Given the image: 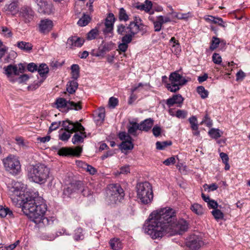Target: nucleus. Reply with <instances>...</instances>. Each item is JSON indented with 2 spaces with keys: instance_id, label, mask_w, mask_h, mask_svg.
<instances>
[{
  "instance_id": "e2e57ef3",
  "label": "nucleus",
  "mask_w": 250,
  "mask_h": 250,
  "mask_svg": "<svg viewBox=\"0 0 250 250\" xmlns=\"http://www.w3.org/2000/svg\"><path fill=\"white\" fill-rule=\"evenodd\" d=\"M207 203L208 207L210 208L215 209L218 208V203L214 200L210 199Z\"/></svg>"
},
{
  "instance_id": "2eb2a0df",
  "label": "nucleus",
  "mask_w": 250,
  "mask_h": 250,
  "mask_svg": "<svg viewBox=\"0 0 250 250\" xmlns=\"http://www.w3.org/2000/svg\"><path fill=\"white\" fill-rule=\"evenodd\" d=\"M38 6V11L40 13L50 14L52 11L53 6L45 0L35 1Z\"/></svg>"
},
{
  "instance_id": "4468645a",
  "label": "nucleus",
  "mask_w": 250,
  "mask_h": 250,
  "mask_svg": "<svg viewBox=\"0 0 250 250\" xmlns=\"http://www.w3.org/2000/svg\"><path fill=\"white\" fill-rule=\"evenodd\" d=\"M82 151V148L80 146H76L75 148L62 147L59 150L58 153L61 156H79Z\"/></svg>"
},
{
  "instance_id": "37998d69",
  "label": "nucleus",
  "mask_w": 250,
  "mask_h": 250,
  "mask_svg": "<svg viewBox=\"0 0 250 250\" xmlns=\"http://www.w3.org/2000/svg\"><path fill=\"white\" fill-rule=\"evenodd\" d=\"M220 42L221 41L219 38L214 36L213 37L210 42L209 49L212 51L215 50L219 46Z\"/></svg>"
},
{
  "instance_id": "a19ab883",
  "label": "nucleus",
  "mask_w": 250,
  "mask_h": 250,
  "mask_svg": "<svg viewBox=\"0 0 250 250\" xmlns=\"http://www.w3.org/2000/svg\"><path fill=\"white\" fill-rule=\"evenodd\" d=\"M119 20L120 21H127L129 20V16L124 8H121L119 11Z\"/></svg>"
},
{
  "instance_id": "412c9836",
  "label": "nucleus",
  "mask_w": 250,
  "mask_h": 250,
  "mask_svg": "<svg viewBox=\"0 0 250 250\" xmlns=\"http://www.w3.org/2000/svg\"><path fill=\"white\" fill-rule=\"evenodd\" d=\"M184 101V98L181 95L177 94L173 95L171 98L168 99L167 100L166 104L168 107L173 106L174 104H181ZM181 106V105H179Z\"/></svg>"
},
{
  "instance_id": "473e14b6",
  "label": "nucleus",
  "mask_w": 250,
  "mask_h": 250,
  "mask_svg": "<svg viewBox=\"0 0 250 250\" xmlns=\"http://www.w3.org/2000/svg\"><path fill=\"white\" fill-rule=\"evenodd\" d=\"M110 246L113 250H119L122 247V244L118 238H113L109 242Z\"/></svg>"
},
{
  "instance_id": "ea45409f",
  "label": "nucleus",
  "mask_w": 250,
  "mask_h": 250,
  "mask_svg": "<svg viewBox=\"0 0 250 250\" xmlns=\"http://www.w3.org/2000/svg\"><path fill=\"white\" fill-rule=\"evenodd\" d=\"M91 20L89 16L84 14L83 16L78 21L77 23L80 26H84L88 24Z\"/></svg>"
},
{
  "instance_id": "aec40b11",
  "label": "nucleus",
  "mask_w": 250,
  "mask_h": 250,
  "mask_svg": "<svg viewBox=\"0 0 250 250\" xmlns=\"http://www.w3.org/2000/svg\"><path fill=\"white\" fill-rule=\"evenodd\" d=\"M131 36H123L122 38V43L118 45V50L119 52H125L128 47V44L131 42L133 39L131 38Z\"/></svg>"
},
{
  "instance_id": "8fccbe9b",
  "label": "nucleus",
  "mask_w": 250,
  "mask_h": 250,
  "mask_svg": "<svg viewBox=\"0 0 250 250\" xmlns=\"http://www.w3.org/2000/svg\"><path fill=\"white\" fill-rule=\"evenodd\" d=\"M201 124H204L208 127H211L212 125V121L209 117L208 114L207 113L206 114L204 118L203 119Z\"/></svg>"
},
{
  "instance_id": "9b49d317",
  "label": "nucleus",
  "mask_w": 250,
  "mask_h": 250,
  "mask_svg": "<svg viewBox=\"0 0 250 250\" xmlns=\"http://www.w3.org/2000/svg\"><path fill=\"white\" fill-rule=\"evenodd\" d=\"M203 245L202 238L194 234L190 235L186 242L187 246L192 250H199Z\"/></svg>"
},
{
  "instance_id": "0e129e2a",
  "label": "nucleus",
  "mask_w": 250,
  "mask_h": 250,
  "mask_svg": "<svg viewBox=\"0 0 250 250\" xmlns=\"http://www.w3.org/2000/svg\"><path fill=\"white\" fill-rule=\"evenodd\" d=\"M37 65L35 63L31 62L27 65V68L29 71L33 72L35 71H37Z\"/></svg>"
},
{
  "instance_id": "c9c22d12",
  "label": "nucleus",
  "mask_w": 250,
  "mask_h": 250,
  "mask_svg": "<svg viewBox=\"0 0 250 250\" xmlns=\"http://www.w3.org/2000/svg\"><path fill=\"white\" fill-rule=\"evenodd\" d=\"M72 78L76 80L80 76V67L79 65L74 64L71 66Z\"/></svg>"
},
{
  "instance_id": "0eeeda50",
  "label": "nucleus",
  "mask_w": 250,
  "mask_h": 250,
  "mask_svg": "<svg viewBox=\"0 0 250 250\" xmlns=\"http://www.w3.org/2000/svg\"><path fill=\"white\" fill-rule=\"evenodd\" d=\"M35 210L33 213L35 214V218H30V219L36 224L42 223L43 225L47 226L53 223V221L49 220L47 217L44 216L46 211V206L45 204H41L37 205V208H35Z\"/></svg>"
},
{
  "instance_id": "6e6d98bb",
  "label": "nucleus",
  "mask_w": 250,
  "mask_h": 250,
  "mask_svg": "<svg viewBox=\"0 0 250 250\" xmlns=\"http://www.w3.org/2000/svg\"><path fill=\"white\" fill-rule=\"evenodd\" d=\"M44 80H42L40 81L34 82L33 83L28 86V88L29 90H34L38 88L43 82Z\"/></svg>"
},
{
  "instance_id": "7ed1b4c3",
  "label": "nucleus",
  "mask_w": 250,
  "mask_h": 250,
  "mask_svg": "<svg viewBox=\"0 0 250 250\" xmlns=\"http://www.w3.org/2000/svg\"><path fill=\"white\" fill-rule=\"evenodd\" d=\"M49 173L50 169L45 165L38 164L30 168L27 177L30 181L43 184L49 177Z\"/></svg>"
},
{
  "instance_id": "4d7b16f0",
  "label": "nucleus",
  "mask_w": 250,
  "mask_h": 250,
  "mask_svg": "<svg viewBox=\"0 0 250 250\" xmlns=\"http://www.w3.org/2000/svg\"><path fill=\"white\" fill-rule=\"evenodd\" d=\"M212 61L215 64H220L222 62V58L221 56L216 53H214L212 55Z\"/></svg>"
},
{
  "instance_id": "de8ad7c7",
  "label": "nucleus",
  "mask_w": 250,
  "mask_h": 250,
  "mask_svg": "<svg viewBox=\"0 0 250 250\" xmlns=\"http://www.w3.org/2000/svg\"><path fill=\"white\" fill-rule=\"evenodd\" d=\"M189 123L191 125V128L193 130H198V125L197 124V120L196 117L192 116L188 119Z\"/></svg>"
},
{
  "instance_id": "5fc2aeb1",
  "label": "nucleus",
  "mask_w": 250,
  "mask_h": 250,
  "mask_svg": "<svg viewBox=\"0 0 250 250\" xmlns=\"http://www.w3.org/2000/svg\"><path fill=\"white\" fill-rule=\"evenodd\" d=\"M57 237V235L56 234L51 233V234H43L42 236V238L43 240H48V241H52L54 240Z\"/></svg>"
},
{
  "instance_id": "09e8293b",
  "label": "nucleus",
  "mask_w": 250,
  "mask_h": 250,
  "mask_svg": "<svg viewBox=\"0 0 250 250\" xmlns=\"http://www.w3.org/2000/svg\"><path fill=\"white\" fill-rule=\"evenodd\" d=\"M112 48V43H107L104 44L101 48H99V50L101 53H104V52H109Z\"/></svg>"
},
{
  "instance_id": "680f3d73",
  "label": "nucleus",
  "mask_w": 250,
  "mask_h": 250,
  "mask_svg": "<svg viewBox=\"0 0 250 250\" xmlns=\"http://www.w3.org/2000/svg\"><path fill=\"white\" fill-rule=\"evenodd\" d=\"M213 20H214L213 23L218 24L219 25L223 27H225L226 26L225 23L221 18L215 17V19H213Z\"/></svg>"
},
{
  "instance_id": "f03ea898",
  "label": "nucleus",
  "mask_w": 250,
  "mask_h": 250,
  "mask_svg": "<svg viewBox=\"0 0 250 250\" xmlns=\"http://www.w3.org/2000/svg\"><path fill=\"white\" fill-rule=\"evenodd\" d=\"M146 26L143 23L142 20L139 17L135 16L133 17V20L130 22L127 26H125L123 24H120L117 26V32L119 35L125 36H131V38L133 37L139 32H142L143 33L146 32Z\"/></svg>"
},
{
  "instance_id": "e433bc0d",
  "label": "nucleus",
  "mask_w": 250,
  "mask_h": 250,
  "mask_svg": "<svg viewBox=\"0 0 250 250\" xmlns=\"http://www.w3.org/2000/svg\"><path fill=\"white\" fill-rule=\"evenodd\" d=\"M152 7V3L151 1L146 0L145 4L137 6V8L141 10H144L146 12L150 11Z\"/></svg>"
},
{
  "instance_id": "c756f323",
  "label": "nucleus",
  "mask_w": 250,
  "mask_h": 250,
  "mask_svg": "<svg viewBox=\"0 0 250 250\" xmlns=\"http://www.w3.org/2000/svg\"><path fill=\"white\" fill-rule=\"evenodd\" d=\"M190 208L193 212L198 215H202L204 212V209L203 207L197 203L192 204Z\"/></svg>"
},
{
  "instance_id": "f3484780",
  "label": "nucleus",
  "mask_w": 250,
  "mask_h": 250,
  "mask_svg": "<svg viewBox=\"0 0 250 250\" xmlns=\"http://www.w3.org/2000/svg\"><path fill=\"white\" fill-rule=\"evenodd\" d=\"M115 18L112 13H109L105 20L104 25L105 29L104 30V33H110L113 29V24L115 21Z\"/></svg>"
},
{
  "instance_id": "f257e3e1",
  "label": "nucleus",
  "mask_w": 250,
  "mask_h": 250,
  "mask_svg": "<svg viewBox=\"0 0 250 250\" xmlns=\"http://www.w3.org/2000/svg\"><path fill=\"white\" fill-rule=\"evenodd\" d=\"M175 212L169 208H161L151 213L145 231L152 239L162 238L173 227Z\"/></svg>"
},
{
  "instance_id": "2f4dec72",
  "label": "nucleus",
  "mask_w": 250,
  "mask_h": 250,
  "mask_svg": "<svg viewBox=\"0 0 250 250\" xmlns=\"http://www.w3.org/2000/svg\"><path fill=\"white\" fill-rule=\"evenodd\" d=\"M78 165L86 170L90 174H94L96 172V169L92 166L82 161L77 162Z\"/></svg>"
},
{
  "instance_id": "c03bdc74",
  "label": "nucleus",
  "mask_w": 250,
  "mask_h": 250,
  "mask_svg": "<svg viewBox=\"0 0 250 250\" xmlns=\"http://www.w3.org/2000/svg\"><path fill=\"white\" fill-rule=\"evenodd\" d=\"M172 142L170 141L164 142H157L156 143V148L159 150H163L167 146L171 145Z\"/></svg>"
},
{
  "instance_id": "69168bd1",
  "label": "nucleus",
  "mask_w": 250,
  "mask_h": 250,
  "mask_svg": "<svg viewBox=\"0 0 250 250\" xmlns=\"http://www.w3.org/2000/svg\"><path fill=\"white\" fill-rule=\"evenodd\" d=\"M98 116L100 120H102V121L104 120L105 117V110L104 107H100L99 108Z\"/></svg>"
},
{
  "instance_id": "bf43d9fd",
  "label": "nucleus",
  "mask_w": 250,
  "mask_h": 250,
  "mask_svg": "<svg viewBox=\"0 0 250 250\" xmlns=\"http://www.w3.org/2000/svg\"><path fill=\"white\" fill-rule=\"evenodd\" d=\"M152 131L155 137H158L161 133L162 129L160 126L155 125L153 127Z\"/></svg>"
},
{
  "instance_id": "6e6552de",
  "label": "nucleus",
  "mask_w": 250,
  "mask_h": 250,
  "mask_svg": "<svg viewBox=\"0 0 250 250\" xmlns=\"http://www.w3.org/2000/svg\"><path fill=\"white\" fill-rule=\"evenodd\" d=\"M3 163L5 169L10 173L16 175L20 172V163L15 156H8L3 160Z\"/></svg>"
},
{
  "instance_id": "79ce46f5",
  "label": "nucleus",
  "mask_w": 250,
  "mask_h": 250,
  "mask_svg": "<svg viewBox=\"0 0 250 250\" xmlns=\"http://www.w3.org/2000/svg\"><path fill=\"white\" fill-rule=\"evenodd\" d=\"M99 30L97 27L91 30L86 35V39L88 40H92L95 39L99 35Z\"/></svg>"
},
{
  "instance_id": "a18cd8bd",
  "label": "nucleus",
  "mask_w": 250,
  "mask_h": 250,
  "mask_svg": "<svg viewBox=\"0 0 250 250\" xmlns=\"http://www.w3.org/2000/svg\"><path fill=\"white\" fill-rule=\"evenodd\" d=\"M197 92L200 95L202 99H205L208 97V92L206 90L203 86H199L197 87Z\"/></svg>"
},
{
  "instance_id": "a211bd4d",
  "label": "nucleus",
  "mask_w": 250,
  "mask_h": 250,
  "mask_svg": "<svg viewBox=\"0 0 250 250\" xmlns=\"http://www.w3.org/2000/svg\"><path fill=\"white\" fill-rule=\"evenodd\" d=\"M21 15L25 22H29L33 20L34 12L31 8L25 7L21 9Z\"/></svg>"
},
{
  "instance_id": "4c0bfd02",
  "label": "nucleus",
  "mask_w": 250,
  "mask_h": 250,
  "mask_svg": "<svg viewBox=\"0 0 250 250\" xmlns=\"http://www.w3.org/2000/svg\"><path fill=\"white\" fill-rule=\"evenodd\" d=\"M73 238L74 240L76 241H79L83 239L84 235L83 234V230L82 228H77L74 230Z\"/></svg>"
},
{
  "instance_id": "58836bf2",
  "label": "nucleus",
  "mask_w": 250,
  "mask_h": 250,
  "mask_svg": "<svg viewBox=\"0 0 250 250\" xmlns=\"http://www.w3.org/2000/svg\"><path fill=\"white\" fill-rule=\"evenodd\" d=\"M222 132L220 131L219 129L214 128H211L208 131L209 136L213 139H217L220 137L222 134Z\"/></svg>"
},
{
  "instance_id": "72a5a7b5",
  "label": "nucleus",
  "mask_w": 250,
  "mask_h": 250,
  "mask_svg": "<svg viewBox=\"0 0 250 250\" xmlns=\"http://www.w3.org/2000/svg\"><path fill=\"white\" fill-rule=\"evenodd\" d=\"M7 215L9 218H14L13 212L8 208H3L0 206V216L5 217Z\"/></svg>"
},
{
  "instance_id": "423d86ee",
  "label": "nucleus",
  "mask_w": 250,
  "mask_h": 250,
  "mask_svg": "<svg viewBox=\"0 0 250 250\" xmlns=\"http://www.w3.org/2000/svg\"><path fill=\"white\" fill-rule=\"evenodd\" d=\"M169 80L170 83H167L166 86L172 92L178 91L180 88V86L186 84L188 81L185 77L179 74L178 71L172 72L169 76Z\"/></svg>"
},
{
  "instance_id": "7c9ffc66",
  "label": "nucleus",
  "mask_w": 250,
  "mask_h": 250,
  "mask_svg": "<svg viewBox=\"0 0 250 250\" xmlns=\"http://www.w3.org/2000/svg\"><path fill=\"white\" fill-rule=\"evenodd\" d=\"M130 124V126H128V133L131 134L133 136H136V131L137 130H140V126L136 122H131L129 123Z\"/></svg>"
},
{
  "instance_id": "c85d7f7f",
  "label": "nucleus",
  "mask_w": 250,
  "mask_h": 250,
  "mask_svg": "<svg viewBox=\"0 0 250 250\" xmlns=\"http://www.w3.org/2000/svg\"><path fill=\"white\" fill-rule=\"evenodd\" d=\"M176 229L179 234H182L188 229V225L186 221L182 220L176 224Z\"/></svg>"
},
{
  "instance_id": "dca6fc26",
  "label": "nucleus",
  "mask_w": 250,
  "mask_h": 250,
  "mask_svg": "<svg viewBox=\"0 0 250 250\" xmlns=\"http://www.w3.org/2000/svg\"><path fill=\"white\" fill-rule=\"evenodd\" d=\"M82 185L80 181L75 183L70 184L66 188L63 189V194L65 196L69 197L70 195L79 190Z\"/></svg>"
},
{
  "instance_id": "ddd939ff",
  "label": "nucleus",
  "mask_w": 250,
  "mask_h": 250,
  "mask_svg": "<svg viewBox=\"0 0 250 250\" xmlns=\"http://www.w3.org/2000/svg\"><path fill=\"white\" fill-rule=\"evenodd\" d=\"M23 188V184L19 182L15 183L14 185L10 188L9 194L11 199L13 201H20V196L22 194V189Z\"/></svg>"
},
{
  "instance_id": "f704fd0d",
  "label": "nucleus",
  "mask_w": 250,
  "mask_h": 250,
  "mask_svg": "<svg viewBox=\"0 0 250 250\" xmlns=\"http://www.w3.org/2000/svg\"><path fill=\"white\" fill-rule=\"evenodd\" d=\"M4 69L5 71V74L8 76H10L12 74H14L16 75H19L18 67L16 65H12V64H10L6 67H4Z\"/></svg>"
},
{
  "instance_id": "1a4fd4ad",
  "label": "nucleus",
  "mask_w": 250,
  "mask_h": 250,
  "mask_svg": "<svg viewBox=\"0 0 250 250\" xmlns=\"http://www.w3.org/2000/svg\"><path fill=\"white\" fill-rule=\"evenodd\" d=\"M20 205L21 206L23 213L29 218H35L36 215L33 211L37 208V204L34 198L31 197H26L21 200Z\"/></svg>"
},
{
  "instance_id": "b1692460",
  "label": "nucleus",
  "mask_w": 250,
  "mask_h": 250,
  "mask_svg": "<svg viewBox=\"0 0 250 250\" xmlns=\"http://www.w3.org/2000/svg\"><path fill=\"white\" fill-rule=\"evenodd\" d=\"M84 42V40L78 37H72L68 39V43L71 46L81 47Z\"/></svg>"
},
{
  "instance_id": "864d4df0",
  "label": "nucleus",
  "mask_w": 250,
  "mask_h": 250,
  "mask_svg": "<svg viewBox=\"0 0 250 250\" xmlns=\"http://www.w3.org/2000/svg\"><path fill=\"white\" fill-rule=\"evenodd\" d=\"M61 124L62 122L61 121L53 122L49 127L48 133H50L52 131L58 129L61 126Z\"/></svg>"
},
{
  "instance_id": "6ab92c4d",
  "label": "nucleus",
  "mask_w": 250,
  "mask_h": 250,
  "mask_svg": "<svg viewBox=\"0 0 250 250\" xmlns=\"http://www.w3.org/2000/svg\"><path fill=\"white\" fill-rule=\"evenodd\" d=\"M53 27L52 21L48 19L42 20L39 24L40 31L44 34L48 33Z\"/></svg>"
},
{
  "instance_id": "3c124183",
  "label": "nucleus",
  "mask_w": 250,
  "mask_h": 250,
  "mask_svg": "<svg viewBox=\"0 0 250 250\" xmlns=\"http://www.w3.org/2000/svg\"><path fill=\"white\" fill-rule=\"evenodd\" d=\"M72 133L67 131L64 132L62 134H59V138L62 141H67L70 138Z\"/></svg>"
},
{
  "instance_id": "cd10ccee",
  "label": "nucleus",
  "mask_w": 250,
  "mask_h": 250,
  "mask_svg": "<svg viewBox=\"0 0 250 250\" xmlns=\"http://www.w3.org/2000/svg\"><path fill=\"white\" fill-rule=\"evenodd\" d=\"M78 83L74 80L69 81L66 85V90L69 94H73L78 88Z\"/></svg>"
},
{
  "instance_id": "49530a36",
  "label": "nucleus",
  "mask_w": 250,
  "mask_h": 250,
  "mask_svg": "<svg viewBox=\"0 0 250 250\" xmlns=\"http://www.w3.org/2000/svg\"><path fill=\"white\" fill-rule=\"evenodd\" d=\"M211 214L213 216L214 218L217 220L222 219L224 218L223 213L217 208L213 209L211 211Z\"/></svg>"
},
{
  "instance_id": "603ef678",
  "label": "nucleus",
  "mask_w": 250,
  "mask_h": 250,
  "mask_svg": "<svg viewBox=\"0 0 250 250\" xmlns=\"http://www.w3.org/2000/svg\"><path fill=\"white\" fill-rule=\"evenodd\" d=\"M121 146L122 149L125 150H131L133 148L132 143L124 142L121 143Z\"/></svg>"
},
{
  "instance_id": "13d9d810",
  "label": "nucleus",
  "mask_w": 250,
  "mask_h": 250,
  "mask_svg": "<svg viewBox=\"0 0 250 250\" xmlns=\"http://www.w3.org/2000/svg\"><path fill=\"white\" fill-rule=\"evenodd\" d=\"M2 33L6 38H10L12 36L11 31L7 27H2Z\"/></svg>"
},
{
  "instance_id": "bb28decb",
  "label": "nucleus",
  "mask_w": 250,
  "mask_h": 250,
  "mask_svg": "<svg viewBox=\"0 0 250 250\" xmlns=\"http://www.w3.org/2000/svg\"><path fill=\"white\" fill-rule=\"evenodd\" d=\"M37 71L42 78L44 77L43 80H44L46 77V74L49 72V68L46 64L42 63L39 67H37Z\"/></svg>"
},
{
  "instance_id": "9d476101",
  "label": "nucleus",
  "mask_w": 250,
  "mask_h": 250,
  "mask_svg": "<svg viewBox=\"0 0 250 250\" xmlns=\"http://www.w3.org/2000/svg\"><path fill=\"white\" fill-rule=\"evenodd\" d=\"M55 104L57 108L67 107V110L75 109L79 110L82 109L81 102L76 103L73 101H66L63 98H59L56 99Z\"/></svg>"
},
{
  "instance_id": "052dcab7",
  "label": "nucleus",
  "mask_w": 250,
  "mask_h": 250,
  "mask_svg": "<svg viewBox=\"0 0 250 250\" xmlns=\"http://www.w3.org/2000/svg\"><path fill=\"white\" fill-rule=\"evenodd\" d=\"M118 104V100L117 98L112 97L109 98L108 104L110 107L114 108H115Z\"/></svg>"
},
{
  "instance_id": "774afa93",
  "label": "nucleus",
  "mask_w": 250,
  "mask_h": 250,
  "mask_svg": "<svg viewBox=\"0 0 250 250\" xmlns=\"http://www.w3.org/2000/svg\"><path fill=\"white\" fill-rule=\"evenodd\" d=\"M187 113L181 110H178L176 112V116L178 118H185L187 116Z\"/></svg>"
},
{
  "instance_id": "a878e982",
  "label": "nucleus",
  "mask_w": 250,
  "mask_h": 250,
  "mask_svg": "<svg viewBox=\"0 0 250 250\" xmlns=\"http://www.w3.org/2000/svg\"><path fill=\"white\" fill-rule=\"evenodd\" d=\"M81 135L78 133H75L72 139V142L73 144H76L79 143H83L84 138L86 137V135L84 130H79Z\"/></svg>"
},
{
  "instance_id": "4be33fe9",
  "label": "nucleus",
  "mask_w": 250,
  "mask_h": 250,
  "mask_svg": "<svg viewBox=\"0 0 250 250\" xmlns=\"http://www.w3.org/2000/svg\"><path fill=\"white\" fill-rule=\"evenodd\" d=\"M153 120L151 118H148L141 122L139 125L140 130L141 131H148L153 125Z\"/></svg>"
},
{
  "instance_id": "f8f14e48",
  "label": "nucleus",
  "mask_w": 250,
  "mask_h": 250,
  "mask_svg": "<svg viewBox=\"0 0 250 250\" xmlns=\"http://www.w3.org/2000/svg\"><path fill=\"white\" fill-rule=\"evenodd\" d=\"M62 125L63 127L61 130H64L67 132L73 133L78 130H84V127L82 124L78 122L73 123L69 120L63 121L62 122Z\"/></svg>"
},
{
  "instance_id": "393cba45",
  "label": "nucleus",
  "mask_w": 250,
  "mask_h": 250,
  "mask_svg": "<svg viewBox=\"0 0 250 250\" xmlns=\"http://www.w3.org/2000/svg\"><path fill=\"white\" fill-rule=\"evenodd\" d=\"M17 46L21 50L26 52H30L33 48V45L31 43L23 41L18 42Z\"/></svg>"
},
{
  "instance_id": "39448f33",
  "label": "nucleus",
  "mask_w": 250,
  "mask_h": 250,
  "mask_svg": "<svg viewBox=\"0 0 250 250\" xmlns=\"http://www.w3.org/2000/svg\"><path fill=\"white\" fill-rule=\"evenodd\" d=\"M137 197L143 204L150 203L153 199V195L151 185L147 182L137 185Z\"/></svg>"
},
{
  "instance_id": "5701e85b",
  "label": "nucleus",
  "mask_w": 250,
  "mask_h": 250,
  "mask_svg": "<svg viewBox=\"0 0 250 250\" xmlns=\"http://www.w3.org/2000/svg\"><path fill=\"white\" fill-rule=\"evenodd\" d=\"M4 9L7 14L15 15L19 11L18 4L16 2H12L4 6Z\"/></svg>"
},
{
  "instance_id": "338daca9",
  "label": "nucleus",
  "mask_w": 250,
  "mask_h": 250,
  "mask_svg": "<svg viewBox=\"0 0 250 250\" xmlns=\"http://www.w3.org/2000/svg\"><path fill=\"white\" fill-rule=\"evenodd\" d=\"M163 163L166 166L174 164L175 163V159L173 157H171L165 160Z\"/></svg>"
},
{
  "instance_id": "20e7f679",
  "label": "nucleus",
  "mask_w": 250,
  "mask_h": 250,
  "mask_svg": "<svg viewBox=\"0 0 250 250\" xmlns=\"http://www.w3.org/2000/svg\"><path fill=\"white\" fill-rule=\"evenodd\" d=\"M125 192L119 184H110L106 190V200L110 204H117L124 199Z\"/></svg>"
}]
</instances>
